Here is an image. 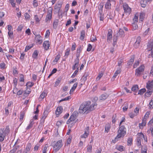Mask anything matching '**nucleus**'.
<instances>
[{"instance_id": "1", "label": "nucleus", "mask_w": 153, "mask_h": 153, "mask_svg": "<svg viewBox=\"0 0 153 153\" xmlns=\"http://www.w3.org/2000/svg\"><path fill=\"white\" fill-rule=\"evenodd\" d=\"M91 102L88 101L85 102L81 105L79 108V112L82 113L85 111V113H88L94 110L97 105V103L95 102L91 104Z\"/></svg>"}, {"instance_id": "2", "label": "nucleus", "mask_w": 153, "mask_h": 153, "mask_svg": "<svg viewBox=\"0 0 153 153\" xmlns=\"http://www.w3.org/2000/svg\"><path fill=\"white\" fill-rule=\"evenodd\" d=\"M91 102L88 101L85 102L81 105L79 108V112L82 113L85 111V113H88L94 110L97 105V103L95 102L91 104Z\"/></svg>"}, {"instance_id": "3", "label": "nucleus", "mask_w": 153, "mask_h": 153, "mask_svg": "<svg viewBox=\"0 0 153 153\" xmlns=\"http://www.w3.org/2000/svg\"><path fill=\"white\" fill-rule=\"evenodd\" d=\"M126 129L124 126L122 125L120 126L118 131L117 135L115 137L114 140L116 141L121 137H123L126 134Z\"/></svg>"}, {"instance_id": "4", "label": "nucleus", "mask_w": 153, "mask_h": 153, "mask_svg": "<svg viewBox=\"0 0 153 153\" xmlns=\"http://www.w3.org/2000/svg\"><path fill=\"white\" fill-rule=\"evenodd\" d=\"M9 132V130L7 128H5L4 130V129H0V142H2L4 139L6 134Z\"/></svg>"}, {"instance_id": "5", "label": "nucleus", "mask_w": 153, "mask_h": 153, "mask_svg": "<svg viewBox=\"0 0 153 153\" xmlns=\"http://www.w3.org/2000/svg\"><path fill=\"white\" fill-rule=\"evenodd\" d=\"M145 67L143 65H141L139 67L137 68L135 70V75L139 76L143 74L144 70Z\"/></svg>"}, {"instance_id": "6", "label": "nucleus", "mask_w": 153, "mask_h": 153, "mask_svg": "<svg viewBox=\"0 0 153 153\" xmlns=\"http://www.w3.org/2000/svg\"><path fill=\"white\" fill-rule=\"evenodd\" d=\"M62 143V140H59L53 145V146L56 152L58 151L62 147L63 145Z\"/></svg>"}, {"instance_id": "7", "label": "nucleus", "mask_w": 153, "mask_h": 153, "mask_svg": "<svg viewBox=\"0 0 153 153\" xmlns=\"http://www.w3.org/2000/svg\"><path fill=\"white\" fill-rule=\"evenodd\" d=\"M52 8L51 7H49L48 10L47 14L45 18V21L47 22L48 21H50L52 18Z\"/></svg>"}, {"instance_id": "8", "label": "nucleus", "mask_w": 153, "mask_h": 153, "mask_svg": "<svg viewBox=\"0 0 153 153\" xmlns=\"http://www.w3.org/2000/svg\"><path fill=\"white\" fill-rule=\"evenodd\" d=\"M123 8L125 13H130L131 11V9L127 4H124L123 5Z\"/></svg>"}, {"instance_id": "9", "label": "nucleus", "mask_w": 153, "mask_h": 153, "mask_svg": "<svg viewBox=\"0 0 153 153\" xmlns=\"http://www.w3.org/2000/svg\"><path fill=\"white\" fill-rule=\"evenodd\" d=\"M112 31L111 29H109L107 34V41L109 43L112 39Z\"/></svg>"}, {"instance_id": "10", "label": "nucleus", "mask_w": 153, "mask_h": 153, "mask_svg": "<svg viewBox=\"0 0 153 153\" xmlns=\"http://www.w3.org/2000/svg\"><path fill=\"white\" fill-rule=\"evenodd\" d=\"M50 46V44L48 41H45L44 42L43 44V47L45 50H48L49 49Z\"/></svg>"}, {"instance_id": "11", "label": "nucleus", "mask_w": 153, "mask_h": 153, "mask_svg": "<svg viewBox=\"0 0 153 153\" xmlns=\"http://www.w3.org/2000/svg\"><path fill=\"white\" fill-rule=\"evenodd\" d=\"M141 41V38L140 36H138L137 38L136 42L134 43V46L135 48H138L140 45V43Z\"/></svg>"}, {"instance_id": "12", "label": "nucleus", "mask_w": 153, "mask_h": 153, "mask_svg": "<svg viewBox=\"0 0 153 153\" xmlns=\"http://www.w3.org/2000/svg\"><path fill=\"white\" fill-rule=\"evenodd\" d=\"M153 86V80L151 82L149 81L148 83H147L146 87L148 90H152Z\"/></svg>"}, {"instance_id": "13", "label": "nucleus", "mask_w": 153, "mask_h": 153, "mask_svg": "<svg viewBox=\"0 0 153 153\" xmlns=\"http://www.w3.org/2000/svg\"><path fill=\"white\" fill-rule=\"evenodd\" d=\"M82 51V48L80 46H78V48H77V51L76 54V59H77L79 60V57L80 56V53L81 51Z\"/></svg>"}, {"instance_id": "14", "label": "nucleus", "mask_w": 153, "mask_h": 153, "mask_svg": "<svg viewBox=\"0 0 153 153\" xmlns=\"http://www.w3.org/2000/svg\"><path fill=\"white\" fill-rule=\"evenodd\" d=\"M36 36L37 37L36 39V42L39 44H41L42 42V38L39 34L36 35Z\"/></svg>"}, {"instance_id": "15", "label": "nucleus", "mask_w": 153, "mask_h": 153, "mask_svg": "<svg viewBox=\"0 0 153 153\" xmlns=\"http://www.w3.org/2000/svg\"><path fill=\"white\" fill-rule=\"evenodd\" d=\"M76 117L71 115V116L70 118L68 119V120L67 121L66 123L67 124H69L70 122L74 121L76 120Z\"/></svg>"}, {"instance_id": "16", "label": "nucleus", "mask_w": 153, "mask_h": 153, "mask_svg": "<svg viewBox=\"0 0 153 153\" xmlns=\"http://www.w3.org/2000/svg\"><path fill=\"white\" fill-rule=\"evenodd\" d=\"M108 95L106 93L102 94L100 97V100H104L108 98Z\"/></svg>"}, {"instance_id": "17", "label": "nucleus", "mask_w": 153, "mask_h": 153, "mask_svg": "<svg viewBox=\"0 0 153 153\" xmlns=\"http://www.w3.org/2000/svg\"><path fill=\"white\" fill-rule=\"evenodd\" d=\"M63 110L62 107L61 106L58 107L56 111V115L60 114L62 113Z\"/></svg>"}, {"instance_id": "18", "label": "nucleus", "mask_w": 153, "mask_h": 153, "mask_svg": "<svg viewBox=\"0 0 153 153\" xmlns=\"http://www.w3.org/2000/svg\"><path fill=\"white\" fill-rule=\"evenodd\" d=\"M153 92V90H148L145 94V96L147 97H149Z\"/></svg>"}, {"instance_id": "19", "label": "nucleus", "mask_w": 153, "mask_h": 153, "mask_svg": "<svg viewBox=\"0 0 153 153\" xmlns=\"http://www.w3.org/2000/svg\"><path fill=\"white\" fill-rule=\"evenodd\" d=\"M111 125L109 123L106 124L105 127V132L108 133L111 128Z\"/></svg>"}, {"instance_id": "20", "label": "nucleus", "mask_w": 153, "mask_h": 153, "mask_svg": "<svg viewBox=\"0 0 153 153\" xmlns=\"http://www.w3.org/2000/svg\"><path fill=\"white\" fill-rule=\"evenodd\" d=\"M140 3L141 6L143 8L146 7L147 3L146 1L145 0H141Z\"/></svg>"}, {"instance_id": "21", "label": "nucleus", "mask_w": 153, "mask_h": 153, "mask_svg": "<svg viewBox=\"0 0 153 153\" xmlns=\"http://www.w3.org/2000/svg\"><path fill=\"white\" fill-rule=\"evenodd\" d=\"M75 62V63L72 67V69L73 70H75L76 68H78V66L79 63V60L76 59Z\"/></svg>"}, {"instance_id": "22", "label": "nucleus", "mask_w": 153, "mask_h": 153, "mask_svg": "<svg viewBox=\"0 0 153 153\" xmlns=\"http://www.w3.org/2000/svg\"><path fill=\"white\" fill-rule=\"evenodd\" d=\"M118 35L120 36L121 37H123L124 36V32L123 30L121 29L120 28L118 32Z\"/></svg>"}, {"instance_id": "23", "label": "nucleus", "mask_w": 153, "mask_h": 153, "mask_svg": "<svg viewBox=\"0 0 153 153\" xmlns=\"http://www.w3.org/2000/svg\"><path fill=\"white\" fill-rule=\"evenodd\" d=\"M111 4L110 3V1L108 0V1L106 3L105 5V8L106 9H110L111 8Z\"/></svg>"}, {"instance_id": "24", "label": "nucleus", "mask_w": 153, "mask_h": 153, "mask_svg": "<svg viewBox=\"0 0 153 153\" xmlns=\"http://www.w3.org/2000/svg\"><path fill=\"white\" fill-rule=\"evenodd\" d=\"M80 36V39L82 40H83L84 39L85 36V31L84 30H82L81 31Z\"/></svg>"}, {"instance_id": "25", "label": "nucleus", "mask_w": 153, "mask_h": 153, "mask_svg": "<svg viewBox=\"0 0 153 153\" xmlns=\"http://www.w3.org/2000/svg\"><path fill=\"white\" fill-rule=\"evenodd\" d=\"M33 121L34 120H30V123L29 125L26 128L27 130H28L31 128L32 127L33 125L34 124Z\"/></svg>"}, {"instance_id": "26", "label": "nucleus", "mask_w": 153, "mask_h": 153, "mask_svg": "<svg viewBox=\"0 0 153 153\" xmlns=\"http://www.w3.org/2000/svg\"><path fill=\"white\" fill-rule=\"evenodd\" d=\"M146 119L144 118L142 122L141 123H139V126L140 128H141V127L142 126L143 127V126H145L146 122Z\"/></svg>"}, {"instance_id": "27", "label": "nucleus", "mask_w": 153, "mask_h": 153, "mask_svg": "<svg viewBox=\"0 0 153 153\" xmlns=\"http://www.w3.org/2000/svg\"><path fill=\"white\" fill-rule=\"evenodd\" d=\"M153 49V43H152L147 45V49L149 51H152Z\"/></svg>"}, {"instance_id": "28", "label": "nucleus", "mask_w": 153, "mask_h": 153, "mask_svg": "<svg viewBox=\"0 0 153 153\" xmlns=\"http://www.w3.org/2000/svg\"><path fill=\"white\" fill-rule=\"evenodd\" d=\"M153 49V43H152L147 45V49L149 51H152Z\"/></svg>"}, {"instance_id": "29", "label": "nucleus", "mask_w": 153, "mask_h": 153, "mask_svg": "<svg viewBox=\"0 0 153 153\" xmlns=\"http://www.w3.org/2000/svg\"><path fill=\"white\" fill-rule=\"evenodd\" d=\"M153 49V43H152L147 45V49L149 51H152Z\"/></svg>"}, {"instance_id": "30", "label": "nucleus", "mask_w": 153, "mask_h": 153, "mask_svg": "<svg viewBox=\"0 0 153 153\" xmlns=\"http://www.w3.org/2000/svg\"><path fill=\"white\" fill-rule=\"evenodd\" d=\"M139 89L138 86L137 85H134L131 88L132 91H137Z\"/></svg>"}, {"instance_id": "31", "label": "nucleus", "mask_w": 153, "mask_h": 153, "mask_svg": "<svg viewBox=\"0 0 153 153\" xmlns=\"http://www.w3.org/2000/svg\"><path fill=\"white\" fill-rule=\"evenodd\" d=\"M19 147V146H15L14 148L10 151V153H14L18 149V148Z\"/></svg>"}, {"instance_id": "32", "label": "nucleus", "mask_w": 153, "mask_h": 153, "mask_svg": "<svg viewBox=\"0 0 153 153\" xmlns=\"http://www.w3.org/2000/svg\"><path fill=\"white\" fill-rule=\"evenodd\" d=\"M137 144L139 146L141 145V137L140 136L138 137L137 139Z\"/></svg>"}, {"instance_id": "33", "label": "nucleus", "mask_w": 153, "mask_h": 153, "mask_svg": "<svg viewBox=\"0 0 153 153\" xmlns=\"http://www.w3.org/2000/svg\"><path fill=\"white\" fill-rule=\"evenodd\" d=\"M77 83H76L74 84V85H73V86L71 88V89L70 90V94H71V92H73L75 89L76 88V87H77Z\"/></svg>"}, {"instance_id": "34", "label": "nucleus", "mask_w": 153, "mask_h": 153, "mask_svg": "<svg viewBox=\"0 0 153 153\" xmlns=\"http://www.w3.org/2000/svg\"><path fill=\"white\" fill-rule=\"evenodd\" d=\"M128 107V104L127 103H125L123 105V109L124 111H126Z\"/></svg>"}, {"instance_id": "35", "label": "nucleus", "mask_w": 153, "mask_h": 153, "mask_svg": "<svg viewBox=\"0 0 153 153\" xmlns=\"http://www.w3.org/2000/svg\"><path fill=\"white\" fill-rule=\"evenodd\" d=\"M58 5L59 6H58L57 5H56L55 6L54 8L56 9L58 11V12L59 13L60 12V11H61V10H60V8L61 7V4H58Z\"/></svg>"}, {"instance_id": "36", "label": "nucleus", "mask_w": 153, "mask_h": 153, "mask_svg": "<svg viewBox=\"0 0 153 153\" xmlns=\"http://www.w3.org/2000/svg\"><path fill=\"white\" fill-rule=\"evenodd\" d=\"M31 147V144L30 143H28L27 144L25 149L29 152Z\"/></svg>"}, {"instance_id": "37", "label": "nucleus", "mask_w": 153, "mask_h": 153, "mask_svg": "<svg viewBox=\"0 0 153 153\" xmlns=\"http://www.w3.org/2000/svg\"><path fill=\"white\" fill-rule=\"evenodd\" d=\"M58 19L54 21L53 24V28L56 29L58 25Z\"/></svg>"}, {"instance_id": "38", "label": "nucleus", "mask_w": 153, "mask_h": 153, "mask_svg": "<svg viewBox=\"0 0 153 153\" xmlns=\"http://www.w3.org/2000/svg\"><path fill=\"white\" fill-rule=\"evenodd\" d=\"M38 54V52L37 51H35L32 55L33 58L34 59H36L37 57Z\"/></svg>"}, {"instance_id": "39", "label": "nucleus", "mask_w": 153, "mask_h": 153, "mask_svg": "<svg viewBox=\"0 0 153 153\" xmlns=\"http://www.w3.org/2000/svg\"><path fill=\"white\" fill-rule=\"evenodd\" d=\"M146 89L145 88L141 89L139 91L138 94L142 95L146 92Z\"/></svg>"}, {"instance_id": "40", "label": "nucleus", "mask_w": 153, "mask_h": 153, "mask_svg": "<svg viewBox=\"0 0 153 153\" xmlns=\"http://www.w3.org/2000/svg\"><path fill=\"white\" fill-rule=\"evenodd\" d=\"M33 46V44H31L29 45L28 46H26L25 47V51L27 52L28 50H29L31 48H32Z\"/></svg>"}, {"instance_id": "41", "label": "nucleus", "mask_w": 153, "mask_h": 153, "mask_svg": "<svg viewBox=\"0 0 153 153\" xmlns=\"http://www.w3.org/2000/svg\"><path fill=\"white\" fill-rule=\"evenodd\" d=\"M145 15L144 13H140V20L141 21H143Z\"/></svg>"}, {"instance_id": "42", "label": "nucleus", "mask_w": 153, "mask_h": 153, "mask_svg": "<svg viewBox=\"0 0 153 153\" xmlns=\"http://www.w3.org/2000/svg\"><path fill=\"white\" fill-rule=\"evenodd\" d=\"M88 73L85 72L83 76L82 77V80H83L84 82L86 81L87 80V77L88 76Z\"/></svg>"}, {"instance_id": "43", "label": "nucleus", "mask_w": 153, "mask_h": 153, "mask_svg": "<svg viewBox=\"0 0 153 153\" xmlns=\"http://www.w3.org/2000/svg\"><path fill=\"white\" fill-rule=\"evenodd\" d=\"M48 147V146L47 144H46L44 145L43 149L42 150L43 153H46L47 149Z\"/></svg>"}, {"instance_id": "44", "label": "nucleus", "mask_w": 153, "mask_h": 153, "mask_svg": "<svg viewBox=\"0 0 153 153\" xmlns=\"http://www.w3.org/2000/svg\"><path fill=\"white\" fill-rule=\"evenodd\" d=\"M25 115V113L23 111L22 112L20 113V121H22Z\"/></svg>"}, {"instance_id": "45", "label": "nucleus", "mask_w": 153, "mask_h": 153, "mask_svg": "<svg viewBox=\"0 0 153 153\" xmlns=\"http://www.w3.org/2000/svg\"><path fill=\"white\" fill-rule=\"evenodd\" d=\"M137 135L139 136L143 137L144 140L146 142H147V137L145 138L144 135L142 133H138Z\"/></svg>"}, {"instance_id": "46", "label": "nucleus", "mask_w": 153, "mask_h": 153, "mask_svg": "<svg viewBox=\"0 0 153 153\" xmlns=\"http://www.w3.org/2000/svg\"><path fill=\"white\" fill-rule=\"evenodd\" d=\"M46 95L47 94L46 93L44 92H43L41 94L40 97H39V98H41L42 99H43L46 96Z\"/></svg>"}, {"instance_id": "47", "label": "nucleus", "mask_w": 153, "mask_h": 153, "mask_svg": "<svg viewBox=\"0 0 153 153\" xmlns=\"http://www.w3.org/2000/svg\"><path fill=\"white\" fill-rule=\"evenodd\" d=\"M120 72L121 71L120 69L116 71L114 74L113 77L114 78H116L117 76L118 75V74H119L120 73Z\"/></svg>"}, {"instance_id": "48", "label": "nucleus", "mask_w": 153, "mask_h": 153, "mask_svg": "<svg viewBox=\"0 0 153 153\" xmlns=\"http://www.w3.org/2000/svg\"><path fill=\"white\" fill-rule=\"evenodd\" d=\"M34 83L33 82H27L26 85L27 86V87H31L34 85Z\"/></svg>"}, {"instance_id": "49", "label": "nucleus", "mask_w": 153, "mask_h": 153, "mask_svg": "<svg viewBox=\"0 0 153 153\" xmlns=\"http://www.w3.org/2000/svg\"><path fill=\"white\" fill-rule=\"evenodd\" d=\"M117 150L120 152H122L124 150V147L123 146L121 145L119 146L117 148Z\"/></svg>"}, {"instance_id": "50", "label": "nucleus", "mask_w": 153, "mask_h": 153, "mask_svg": "<svg viewBox=\"0 0 153 153\" xmlns=\"http://www.w3.org/2000/svg\"><path fill=\"white\" fill-rule=\"evenodd\" d=\"M78 68H77V69L75 71L72 75L71 76V77L72 78H74L76 75L77 72H78Z\"/></svg>"}, {"instance_id": "51", "label": "nucleus", "mask_w": 153, "mask_h": 153, "mask_svg": "<svg viewBox=\"0 0 153 153\" xmlns=\"http://www.w3.org/2000/svg\"><path fill=\"white\" fill-rule=\"evenodd\" d=\"M60 57V55L59 54H58L56 56L55 59L53 61V62H57L58 61V60L59 59Z\"/></svg>"}, {"instance_id": "52", "label": "nucleus", "mask_w": 153, "mask_h": 153, "mask_svg": "<svg viewBox=\"0 0 153 153\" xmlns=\"http://www.w3.org/2000/svg\"><path fill=\"white\" fill-rule=\"evenodd\" d=\"M13 75L17 74H18V72L17 70V68L16 67L13 68Z\"/></svg>"}, {"instance_id": "53", "label": "nucleus", "mask_w": 153, "mask_h": 153, "mask_svg": "<svg viewBox=\"0 0 153 153\" xmlns=\"http://www.w3.org/2000/svg\"><path fill=\"white\" fill-rule=\"evenodd\" d=\"M149 108L150 109L153 108V99H152L149 103Z\"/></svg>"}, {"instance_id": "54", "label": "nucleus", "mask_w": 153, "mask_h": 153, "mask_svg": "<svg viewBox=\"0 0 153 153\" xmlns=\"http://www.w3.org/2000/svg\"><path fill=\"white\" fill-rule=\"evenodd\" d=\"M88 133H87L85 131L83 135H81V137L82 138H86L88 137Z\"/></svg>"}, {"instance_id": "55", "label": "nucleus", "mask_w": 153, "mask_h": 153, "mask_svg": "<svg viewBox=\"0 0 153 153\" xmlns=\"http://www.w3.org/2000/svg\"><path fill=\"white\" fill-rule=\"evenodd\" d=\"M33 5L34 7H36L38 6V2L36 0H34L33 2Z\"/></svg>"}, {"instance_id": "56", "label": "nucleus", "mask_w": 153, "mask_h": 153, "mask_svg": "<svg viewBox=\"0 0 153 153\" xmlns=\"http://www.w3.org/2000/svg\"><path fill=\"white\" fill-rule=\"evenodd\" d=\"M47 116L45 115V114H43L41 120V121L42 122L44 123L45 121V118L47 117Z\"/></svg>"}, {"instance_id": "57", "label": "nucleus", "mask_w": 153, "mask_h": 153, "mask_svg": "<svg viewBox=\"0 0 153 153\" xmlns=\"http://www.w3.org/2000/svg\"><path fill=\"white\" fill-rule=\"evenodd\" d=\"M103 76V74L102 73L101 74H99V75H98V76L97 77V78L96 79V80L97 81H99L100 80V79L101 78V77Z\"/></svg>"}, {"instance_id": "58", "label": "nucleus", "mask_w": 153, "mask_h": 153, "mask_svg": "<svg viewBox=\"0 0 153 153\" xmlns=\"http://www.w3.org/2000/svg\"><path fill=\"white\" fill-rule=\"evenodd\" d=\"M24 76L23 75L21 74L19 76V81L20 82H24Z\"/></svg>"}, {"instance_id": "59", "label": "nucleus", "mask_w": 153, "mask_h": 153, "mask_svg": "<svg viewBox=\"0 0 153 153\" xmlns=\"http://www.w3.org/2000/svg\"><path fill=\"white\" fill-rule=\"evenodd\" d=\"M70 49L69 48H68L66 50V52L65 53V56H66L67 57H68V56L69 54V52H70Z\"/></svg>"}, {"instance_id": "60", "label": "nucleus", "mask_w": 153, "mask_h": 153, "mask_svg": "<svg viewBox=\"0 0 153 153\" xmlns=\"http://www.w3.org/2000/svg\"><path fill=\"white\" fill-rule=\"evenodd\" d=\"M92 149V146L91 145L88 146L87 148V150L88 152H91Z\"/></svg>"}, {"instance_id": "61", "label": "nucleus", "mask_w": 153, "mask_h": 153, "mask_svg": "<svg viewBox=\"0 0 153 153\" xmlns=\"http://www.w3.org/2000/svg\"><path fill=\"white\" fill-rule=\"evenodd\" d=\"M139 63L140 62L139 61H136L133 65V68H136L137 67V66L138 65H139Z\"/></svg>"}, {"instance_id": "62", "label": "nucleus", "mask_w": 153, "mask_h": 153, "mask_svg": "<svg viewBox=\"0 0 153 153\" xmlns=\"http://www.w3.org/2000/svg\"><path fill=\"white\" fill-rule=\"evenodd\" d=\"M149 114L150 112L149 111H147L145 115L144 116V118L145 119H146H146L149 117Z\"/></svg>"}, {"instance_id": "63", "label": "nucleus", "mask_w": 153, "mask_h": 153, "mask_svg": "<svg viewBox=\"0 0 153 153\" xmlns=\"http://www.w3.org/2000/svg\"><path fill=\"white\" fill-rule=\"evenodd\" d=\"M23 27V25H21L18 26V27L17 29V30L18 31H21L22 30V29Z\"/></svg>"}, {"instance_id": "64", "label": "nucleus", "mask_w": 153, "mask_h": 153, "mask_svg": "<svg viewBox=\"0 0 153 153\" xmlns=\"http://www.w3.org/2000/svg\"><path fill=\"white\" fill-rule=\"evenodd\" d=\"M5 64L4 62H2L0 64V66L1 69H4L5 68Z\"/></svg>"}]
</instances>
